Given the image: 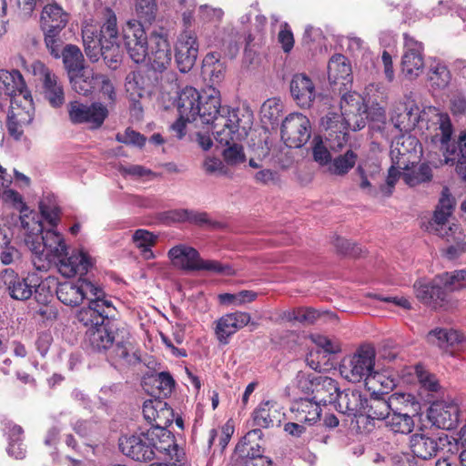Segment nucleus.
<instances>
[{"instance_id": "52", "label": "nucleus", "mask_w": 466, "mask_h": 466, "mask_svg": "<svg viewBox=\"0 0 466 466\" xmlns=\"http://www.w3.org/2000/svg\"><path fill=\"white\" fill-rule=\"evenodd\" d=\"M157 4L155 0H137L136 4V13L142 25V23H151L155 19Z\"/></svg>"}, {"instance_id": "63", "label": "nucleus", "mask_w": 466, "mask_h": 466, "mask_svg": "<svg viewBox=\"0 0 466 466\" xmlns=\"http://www.w3.org/2000/svg\"><path fill=\"white\" fill-rule=\"evenodd\" d=\"M2 424L5 426V431H7L9 442L23 441L24 430L21 426L6 419L2 420Z\"/></svg>"}, {"instance_id": "9", "label": "nucleus", "mask_w": 466, "mask_h": 466, "mask_svg": "<svg viewBox=\"0 0 466 466\" xmlns=\"http://www.w3.org/2000/svg\"><path fill=\"white\" fill-rule=\"evenodd\" d=\"M117 40L116 16L109 10L106 21L100 29L99 45L101 56L105 63L111 69H116L122 60V51Z\"/></svg>"}, {"instance_id": "61", "label": "nucleus", "mask_w": 466, "mask_h": 466, "mask_svg": "<svg viewBox=\"0 0 466 466\" xmlns=\"http://www.w3.org/2000/svg\"><path fill=\"white\" fill-rule=\"evenodd\" d=\"M31 251H32V257H31L32 264L35 267V268L39 271H46L49 268L50 264L52 262H54V263L56 262V260L51 259V258L46 256V253L45 251H39V252H37L36 250H31Z\"/></svg>"}, {"instance_id": "10", "label": "nucleus", "mask_w": 466, "mask_h": 466, "mask_svg": "<svg viewBox=\"0 0 466 466\" xmlns=\"http://www.w3.org/2000/svg\"><path fill=\"white\" fill-rule=\"evenodd\" d=\"M32 74L41 83L42 94L53 107H60L65 103L64 87L59 77L39 60L31 65Z\"/></svg>"}, {"instance_id": "8", "label": "nucleus", "mask_w": 466, "mask_h": 466, "mask_svg": "<svg viewBox=\"0 0 466 466\" xmlns=\"http://www.w3.org/2000/svg\"><path fill=\"white\" fill-rule=\"evenodd\" d=\"M432 108L435 107L429 106L420 111L410 94L405 96L404 102L394 106L390 121L397 129L403 132L413 129L420 121H424L427 117H431V124L435 127L434 115L430 111Z\"/></svg>"}, {"instance_id": "56", "label": "nucleus", "mask_w": 466, "mask_h": 466, "mask_svg": "<svg viewBox=\"0 0 466 466\" xmlns=\"http://www.w3.org/2000/svg\"><path fill=\"white\" fill-rule=\"evenodd\" d=\"M310 339L325 353L335 354L340 351V345L336 339H331L321 334H312Z\"/></svg>"}, {"instance_id": "39", "label": "nucleus", "mask_w": 466, "mask_h": 466, "mask_svg": "<svg viewBox=\"0 0 466 466\" xmlns=\"http://www.w3.org/2000/svg\"><path fill=\"white\" fill-rule=\"evenodd\" d=\"M402 168V178L410 187H416L422 183L431 181L433 177L432 169L428 163H421L419 166H414Z\"/></svg>"}, {"instance_id": "49", "label": "nucleus", "mask_w": 466, "mask_h": 466, "mask_svg": "<svg viewBox=\"0 0 466 466\" xmlns=\"http://www.w3.org/2000/svg\"><path fill=\"white\" fill-rule=\"evenodd\" d=\"M57 286L58 283L54 277H47L38 284H33V293L35 294V300L40 304L49 302Z\"/></svg>"}, {"instance_id": "50", "label": "nucleus", "mask_w": 466, "mask_h": 466, "mask_svg": "<svg viewBox=\"0 0 466 466\" xmlns=\"http://www.w3.org/2000/svg\"><path fill=\"white\" fill-rule=\"evenodd\" d=\"M96 74L81 72L69 76L72 88L82 96L89 95L96 88Z\"/></svg>"}, {"instance_id": "53", "label": "nucleus", "mask_w": 466, "mask_h": 466, "mask_svg": "<svg viewBox=\"0 0 466 466\" xmlns=\"http://www.w3.org/2000/svg\"><path fill=\"white\" fill-rule=\"evenodd\" d=\"M45 31V43L52 56L59 58L61 56V47L63 41L59 36L61 30L43 28Z\"/></svg>"}, {"instance_id": "14", "label": "nucleus", "mask_w": 466, "mask_h": 466, "mask_svg": "<svg viewBox=\"0 0 466 466\" xmlns=\"http://www.w3.org/2000/svg\"><path fill=\"white\" fill-rule=\"evenodd\" d=\"M69 118L74 124H86L91 129L99 128L108 116L107 106L100 102L86 105L72 102L69 106Z\"/></svg>"}, {"instance_id": "12", "label": "nucleus", "mask_w": 466, "mask_h": 466, "mask_svg": "<svg viewBox=\"0 0 466 466\" xmlns=\"http://www.w3.org/2000/svg\"><path fill=\"white\" fill-rule=\"evenodd\" d=\"M57 299L65 305L76 307L93 295H103V290L92 282L79 279L76 282L59 283L56 289Z\"/></svg>"}, {"instance_id": "62", "label": "nucleus", "mask_w": 466, "mask_h": 466, "mask_svg": "<svg viewBox=\"0 0 466 466\" xmlns=\"http://www.w3.org/2000/svg\"><path fill=\"white\" fill-rule=\"evenodd\" d=\"M388 403L390 404L391 411H400L401 405H408L412 400L410 394L395 392L388 397Z\"/></svg>"}, {"instance_id": "42", "label": "nucleus", "mask_w": 466, "mask_h": 466, "mask_svg": "<svg viewBox=\"0 0 466 466\" xmlns=\"http://www.w3.org/2000/svg\"><path fill=\"white\" fill-rule=\"evenodd\" d=\"M365 413L369 419L385 420L391 413L390 404L381 396H371L365 400Z\"/></svg>"}, {"instance_id": "4", "label": "nucleus", "mask_w": 466, "mask_h": 466, "mask_svg": "<svg viewBox=\"0 0 466 466\" xmlns=\"http://www.w3.org/2000/svg\"><path fill=\"white\" fill-rule=\"evenodd\" d=\"M430 111L434 115L435 124V133L431 137V143L442 151L446 164L458 167L463 163L462 166H466V131L460 133L457 145L451 143L453 127L449 115L438 108Z\"/></svg>"}, {"instance_id": "21", "label": "nucleus", "mask_w": 466, "mask_h": 466, "mask_svg": "<svg viewBox=\"0 0 466 466\" xmlns=\"http://www.w3.org/2000/svg\"><path fill=\"white\" fill-rule=\"evenodd\" d=\"M404 37V54L402 56V71L410 78L418 76L423 69L424 61L422 56L423 46L408 34Z\"/></svg>"}, {"instance_id": "51", "label": "nucleus", "mask_w": 466, "mask_h": 466, "mask_svg": "<svg viewBox=\"0 0 466 466\" xmlns=\"http://www.w3.org/2000/svg\"><path fill=\"white\" fill-rule=\"evenodd\" d=\"M429 80L432 86L438 88H444L451 80L450 71L445 65L437 63L430 68Z\"/></svg>"}, {"instance_id": "27", "label": "nucleus", "mask_w": 466, "mask_h": 466, "mask_svg": "<svg viewBox=\"0 0 466 466\" xmlns=\"http://www.w3.org/2000/svg\"><path fill=\"white\" fill-rule=\"evenodd\" d=\"M289 89L293 99L300 107H309L316 97L315 86L305 74L294 75Z\"/></svg>"}, {"instance_id": "60", "label": "nucleus", "mask_w": 466, "mask_h": 466, "mask_svg": "<svg viewBox=\"0 0 466 466\" xmlns=\"http://www.w3.org/2000/svg\"><path fill=\"white\" fill-rule=\"evenodd\" d=\"M116 140L137 147L144 146L146 142V138L141 134L130 128H127L124 134H117Z\"/></svg>"}, {"instance_id": "7", "label": "nucleus", "mask_w": 466, "mask_h": 466, "mask_svg": "<svg viewBox=\"0 0 466 466\" xmlns=\"http://www.w3.org/2000/svg\"><path fill=\"white\" fill-rule=\"evenodd\" d=\"M375 351L370 347L360 348L354 355L345 360L340 366V373L350 382L364 380L368 385L378 373L374 371Z\"/></svg>"}, {"instance_id": "26", "label": "nucleus", "mask_w": 466, "mask_h": 466, "mask_svg": "<svg viewBox=\"0 0 466 466\" xmlns=\"http://www.w3.org/2000/svg\"><path fill=\"white\" fill-rule=\"evenodd\" d=\"M147 435L150 437L153 460L157 453L164 454L170 460L177 456V445L175 442L174 436L167 427H150L147 430Z\"/></svg>"}, {"instance_id": "46", "label": "nucleus", "mask_w": 466, "mask_h": 466, "mask_svg": "<svg viewBox=\"0 0 466 466\" xmlns=\"http://www.w3.org/2000/svg\"><path fill=\"white\" fill-rule=\"evenodd\" d=\"M157 238V236L146 229H137L132 236L133 242L141 250L145 259L155 258L151 248L156 244Z\"/></svg>"}, {"instance_id": "17", "label": "nucleus", "mask_w": 466, "mask_h": 466, "mask_svg": "<svg viewBox=\"0 0 466 466\" xmlns=\"http://www.w3.org/2000/svg\"><path fill=\"white\" fill-rule=\"evenodd\" d=\"M120 334V329L107 320L106 323L89 328L86 332L85 345L94 352H106L111 349Z\"/></svg>"}, {"instance_id": "29", "label": "nucleus", "mask_w": 466, "mask_h": 466, "mask_svg": "<svg viewBox=\"0 0 466 466\" xmlns=\"http://www.w3.org/2000/svg\"><path fill=\"white\" fill-rule=\"evenodd\" d=\"M328 76L330 84L340 85L345 89L352 83L351 66L343 55H334L328 65Z\"/></svg>"}, {"instance_id": "57", "label": "nucleus", "mask_w": 466, "mask_h": 466, "mask_svg": "<svg viewBox=\"0 0 466 466\" xmlns=\"http://www.w3.org/2000/svg\"><path fill=\"white\" fill-rule=\"evenodd\" d=\"M95 79L96 80V88H99V91L105 97H107L110 104H115L116 94L109 78L105 75L96 74Z\"/></svg>"}, {"instance_id": "18", "label": "nucleus", "mask_w": 466, "mask_h": 466, "mask_svg": "<svg viewBox=\"0 0 466 466\" xmlns=\"http://www.w3.org/2000/svg\"><path fill=\"white\" fill-rule=\"evenodd\" d=\"M428 416L433 425L450 431L459 424L460 408L452 400H437L431 405Z\"/></svg>"}, {"instance_id": "45", "label": "nucleus", "mask_w": 466, "mask_h": 466, "mask_svg": "<svg viewBox=\"0 0 466 466\" xmlns=\"http://www.w3.org/2000/svg\"><path fill=\"white\" fill-rule=\"evenodd\" d=\"M384 421L385 426L394 433L409 434L414 428L413 419L400 411H391Z\"/></svg>"}, {"instance_id": "33", "label": "nucleus", "mask_w": 466, "mask_h": 466, "mask_svg": "<svg viewBox=\"0 0 466 466\" xmlns=\"http://www.w3.org/2000/svg\"><path fill=\"white\" fill-rule=\"evenodd\" d=\"M25 92H30L25 83L24 77L18 70H0V96L3 95L10 99Z\"/></svg>"}, {"instance_id": "25", "label": "nucleus", "mask_w": 466, "mask_h": 466, "mask_svg": "<svg viewBox=\"0 0 466 466\" xmlns=\"http://www.w3.org/2000/svg\"><path fill=\"white\" fill-rule=\"evenodd\" d=\"M58 271L66 278H73L76 275H85L91 266L89 257L83 251H72L56 259V262Z\"/></svg>"}, {"instance_id": "64", "label": "nucleus", "mask_w": 466, "mask_h": 466, "mask_svg": "<svg viewBox=\"0 0 466 466\" xmlns=\"http://www.w3.org/2000/svg\"><path fill=\"white\" fill-rule=\"evenodd\" d=\"M279 41L285 53H289L293 48L294 37L287 23L282 25V28L279 33Z\"/></svg>"}, {"instance_id": "13", "label": "nucleus", "mask_w": 466, "mask_h": 466, "mask_svg": "<svg viewBox=\"0 0 466 466\" xmlns=\"http://www.w3.org/2000/svg\"><path fill=\"white\" fill-rule=\"evenodd\" d=\"M88 306L82 308L76 314V319L85 326L98 327L109 320L116 309L112 301L103 295H93L87 299Z\"/></svg>"}, {"instance_id": "44", "label": "nucleus", "mask_w": 466, "mask_h": 466, "mask_svg": "<svg viewBox=\"0 0 466 466\" xmlns=\"http://www.w3.org/2000/svg\"><path fill=\"white\" fill-rule=\"evenodd\" d=\"M226 66L220 61V56L218 53H208L202 62V73L208 76L213 84L219 83L225 74Z\"/></svg>"}, {"instance_id": "43", "label": "nucleus", "mask_w": 466, "mask_h": 466, "mask_svg": "<svg viewBox=\"0 0 466 466\" xmlns=\"http://www.w3.org/2000/svg\"><path fill=\"white\" fill-rule=\"evenodd\" d=\"M436 281L441 283L444 292H454L466 289V269L443 272L436 276Z\"/></svg>"}, {"instance_id": "5", "label": "nucleus", "mask_w": 466, "mask_h": 466, "mask_svg": "<svg viewBox=\"0 0 466 466\" xmlns=\"http://www.w3.org/2000/svg\"><path fill=\"white\" fill-rule=\"evenodd\" d=\"M282 415L276 401L266 400L260 402L251 415L253 426L258 428L249 431L238 444V449L251 458L260 457L261 455L258 450L259 445L256 444L258 448L256 451L255 447L252 445L255 440H260L262 438L263 433L259 428L268 429L273 427L275 424L279 425Z\"/></svg>"}, {"instance_id": "1", "label": "nucleus", "mask_w": 466, "mask_h": 466, "mask_svg": "<svg viewBox=\"0 0 466 466\" xmlns=\"http://www.w3.org/2000/svg\"><path fill=\"white\" fill-rule=\"evenodd\" d=\"M177 110L187 120L210 125L215 139L221 145L239 137L242 122L239 110L221 106L220 92L212 86L201 94L192 86L183 88L178 96Z\"/></svg>"}, {"instance_id": "2", "label": "nucleus", "mask_w": 466, "mask_h": 466, "mask_svg": "<svg viewBox=\"0 0 466 466\" xmlns=\"http://www.w3.org/2000/svg\"><path fill=\"white\" fill-rule=\"evenodd\" d=\"M123 37L126 49L135 63H142L147 56L151 68L158 72L170 64L171 49L164 35L152 33L148 44L144 25L133 19L127 22Z\"/></svg>"}, {"instance_id": "35", "label": "nucleus", "mask_w": 466, "mask_h": 466, "mask_svg": "<svg viewBox=\"0 0 466 466\" xmlns=\"http://www.w3.org/2000/svg\"><path fill=\"white\" fill-rule=\"evenodd\" d=\"M412 453L421 460L427 461L436 457L440 447L436 439L423 433H414L410 439Z\"/></svg>"}, {"instance_id": "28", "label": "nucleus", "mask_w": 466, "mask_h": 466, "mask_svg": "<svg viewBox=\"0 0 466 466\" xmlns=\"http://www.w3.org/2000/svg\"><path fill=\"white\" fill-rule=\"evenodd\" d=\"M337 410L343 414L348 416H359L362 415L365 411V400L359 390H346L339 391L336 395Z\"/></svg>"}, {"instance_id": "22", "label": "nucleus", "mask_w": 466, "mask_h": 466, "mask_svg": "<svg viewBox=\"0 0 466 466\" xmlns=\"http://www.w3.org/2000/svg\"><path fill=\"white\" fill-rule=\"evenodd\" d=\"M250 319V314L243 311L223 315L216 322L215 334L218 342L227 345L229 342V338L238 330L246 327Z\"/></svg>"}, {"instance_id": "3", "label": "nucleus", "mask_w": 466, "mask_h": 466, "mask_svg": "<svg viewBox=\"0 0 466 466\" xmlns=\"http://www.w3.org/2000/svg\"><path fill=\"white\" fill-rule=\"evenodd\" d=\"M15 200L21 204L20 221L21 227L25 231V243L30 250L45 251L46 256L56 260L65 255L67 246L63 236L55 228L44 229L42 224L34 218H30L28 208L22 201L19 194L15 193Z\"/></svg>"}, {"instance_id": "19", "label": "nucleus", "mask_w": 466, "mask_h": 466, "mask_svg": "<svg viewBox=\"0 0 466 466\" xmlns=\"http://www.w3.org/2000/svg\"><path fill=\"white\" fill-rule=\"evenodd\" d=\"M198 54L197 35L192 31L182 32L176 45L175 59L180 72H189L194 66Z\"/></svg>"}, {"instance_id": "6", "label": "nucleus", "mask_w": 466, "mask_h": 466, "mask_svg": "<svg viewBox=\"0 0 466 466\" xmlns=\"http://www.w3.org/2000/svg\"><path fill=\"white\" fill-rule=\"evenodd\" d=\"M172 265L187 271L207 270L224 276L235 275V270L229 264H222L217 260H204L198 250L187 245H177L168 251Z\"/></svg>"}, {"instance_id": "40", "label": "nucleus", "mask_w": 466, "mask_h": 466, "mask_svg": "<svg viewBox=\"0 0 466 466\" xmlns=\"http://www.w3.org/2000/svg\"><path fill=\"white\" fill-rule=\"evenodd\" d=\"M340 109L345 125H351V116H356L365 112L362 109V97L356 92L345 93L340 99Z\"/></svg>"}, {"instance_id": "11", "label": "nucleus", "mask_w": 466, "mask_h": 466, "mask_svg": "<svg viewBox=\"0 0 466 466\" xmlns=\"http://www.w3.org/2000/svg\"><path fill=\"white\" fill-rule=\"evenodd\" d=\"M280 134L281 139L289 147H301L310 138V122L300 113H291L283 120Z\"/></svg>"}, {"instance_id": "16", "label": "nucleus", "mask_w": 466, "mask_h": 466, "mask_svg": "<svg viewBox=\"0 0 466 466\" xmlns=\"http://www.w3.org/2000/svg\"><path fill=\"white\" fill-rule=\"evenodd\" d=\"M118 446L124 455L134 461L141 462L153 461V450L147 431L120 437Z\"/></svg>"}, {"instance_id": "34", "label": "nucleus", "mask_w": 466, "mask_h": 466, "mask_svg": "<svg viewBox=\"0 0 466 466\" xmlns=\"http://www.w3.org/2000/svg\"><path fill=\"white\" fill-rule=\"evenodd\" d=\"M339 392L338 382L326 376L317 375L312 388V399L320 405L334 403Z\"/></svg>"}, {"instance_id": "36", "label": "nucleus", "mask_w": 466, "mask_h": 466, "mask_svg": "<svg viewBox=\"0 0 466 466\" xmlns=\"http://www.w3.org/2000/svg\"><path fill=\"white\" fill-rule=\"evenodd\" d=\"M416 297L423 303L444 301L446 294L441 283L436 281V277L431 281L419 279L414 283Z\"/></svg>"}, {"instance_id": "47", "label": "nucleus", "mask_w": 466, "mask_h": 466, "mask_svg": "<svg viewBox=\"0 0 466 466\" xmlns=\"http://www.w3.org/2000/svg\"><path fill=\"white\" fill-rule=\"evenodd\" d=\"M248 127L243 126L240 122L239 137L235 140H231L227 146H229L223 151V157L225 161L229 165L243 162L245 155L241 145L238 144V141L241 140L243 137L247 135Z\"/></svg>"}, {"instance_id": "58", "label": "nucleus", "mask_w": 466, "mask_h": 466, "mask_svg": "<svg viewBox=\"0 0 466 466\" xmlns=\"http://www.w3.org/2000/svg\"><path fill=\"white\" fill-rule=\"evenodd\" d=\"M154 384L164 396H167L175 387V380L170 373L162 371L155 377Z\"/></svg>"}, {"instance_id": "24", "label": "nucleus", "mask_w": 466, "mask_h": 466, "mask_svg": "<svg viewBox=\"0 0 466 466\" xmlns=\"http://www.w3.org/2000/svg\"><path fill=\"white\" fill-rule=\"evenodd\" d=\"M0 289H5L9 295L17 300H25L33 295L32 280L21 279L11 268H5L0 272Z\"/></svg>"}, {"instance_id": "41", "label": "nucleus", "mask_w": 466, "mask_h": 466, "mask_svg": "<svg viewBox=\"0 0 466 466\" xmlns=\"http://www.w3.org/2000/svg\"><path fill=\"white\" fill-rule=\"evenodd\" d=\"M61 56L68 76L81 73L84 69V56L81 50L74 45H67Z\"/></svg>"}, {"instance_id": "30", "label": "nucleus", "mask_w": 466, "mask_h": 466, "mask_svg": "<svg viewBox=\"0 0 466 466\" xmlns=\"http://www.w3.org/2000/svg\"><path fill=\"white\" fill-rule=\"evenodd\" d=\"M142 411L144 418L152 424L151 427H167L173 415V410L167 402L159 400L145 401Z\"/></svg>"}, {"instance_id": "20", "label": "nucleus", "mask_w": 466, "mask_h": 466, "mask_svg": "<svg viewBox=\"0 0 466 466\" xmlns=\"http://www.w3.org/2000/svg\"><path fill=\"white\" fill-rule=\"evenodd\" d=\"M150 86V77L145 71H132L126 77V92L131 102V110L135 115H141L143 109L140 99L147 92Z\"/></svg>"}, {"instance_id": "59", "label": "nucleus", "mask_w": 466, "mask_h": 466, "mask_svg": "<svg viewBox=\"0 0 466 466\" xmlns=\"http://www.w3.org/2000/svg\"><path fill=\"white\" fill-rule=\"evenodd\" d=\"M379 172V167L374 166L373 170L370 172H367L361 165L357 167V173L360 176V187L362 190H365L368 194L373 195L374 189L371 187V183L370 178L373 179L375 173Z\"/></svg>"}, {"instance_id": "55", "label": "nucleus", "mask_w": 466, "mask_h": 466, "mask_svg": "<svg viewBox=\"0 0 466 466\" xmlns=\"http://www.w3.org/2000/svg\"><path fill=\"white\" fill-rule=\"evenodd\" d=\"M282 105L276 99L267 100L261 108L262 118L267 119L270 124H275L280 117Z\"/></svg>"}, {"instance_id": "54", "label": "nucleus", "mask_w": 466, "mask_h": 466, "mask_svg": "<svg viewBox=\"0 0 466 466\" xmlns=\"http://www.w3.org/2000/svg\"><path fill=\"white\" fill-rule=\"evenodd\" d=\"M429 231L436 234L437 236L445 239L449 243H451L454 240L461 239L462 236V232L460 226L455 223L446 224L440 226L438 228H433V229Z\"/></svg>"}, {"instance_id": "32", "label": "nucleus", "mask_w": 466, "mask_h": 466, "mask_svg": "<svg viewBox=\"0 0 466 466\" xmlns=\"http://www.w3.org/2000/svg\"><path fill=\"white\" fill-rule=\"evenodd\" d=\"M290 410L297 421L309 425L319 421L321 416L320 404L312 398H301L296 400Z\"/></svg>"}, {"instance_id": "31", "label": "nucleus", "mask_w": 466, "mask_h": 466, "mask_svg": "<svg viewBox=\"0 0 466 466\" xmlns=\"http://www.w3.org/2000/svg\"><path fill=\"white\" fill-rule=\"evenodd\" d=\"M34 103L30 92L15 96L10 99L9 118H13L22 124L28 126L34 118Z\"/></svg>"}, {"instance_id": "38", "label": "nucleus", "mask_w": 466, "mask_h": 466, "mask_svg": "<svg viewBox=\"0 0 466 466\" xmlns=\"http://www.w3.org/2000/svg\"><path fill=\"white\" fill-rule=\"evenodd\" d=\"M68 22V15L57 4L46 5L41 14L42 28L62 30Z\"/></svg>"}, {"instance_id": "23", "label": "nucleus", "mask_w": 466, "mask_h": 466, "mask_svg": "<svg viewBox=\"0 0 466 466\" xmlns=\"http://www.w3.org/2000/svg\"><path fill=\"white\" fill-rule=\"evenodd\" d=\"M119 336L108 350L107 360L115 367L137 361L139 359L136 354L129 332L123 329L120 330Z\"/></svg>"}, {"instance_id": "48", "label": "nucleus", "mask_w": 466, "mask_h": 466, "mask_svg": "<svg viewBox=\"0 0 466 466\" xmlns=\"http://www.w3.org/2000/svg\"><path fill=\"white\" fill-rule=\"evenodd\" d=\"M357 159V154L353 150L349 149L330 161L329 170L333 175H346L355 166Z\"/></svg>"}, {"instance_id": "37", "label": "nucleus", "mask_w": 466, "mask_h": 466, "mask_svg": "<svg viewBox=\"0 0 466 466\" xmlns=\"http://www.w3.org/2000/svg\"><path fill=\"white\" fill-rule=\"evenodd\" d=\"M455 201L448 187H444L441 191L439 203L434 211L431 220L427 227L428 231L442 225L449 224L448 219L451 216L454 208Z\"/></svg>"}, {"instance_id": "15", "label": "nucleus", "mask_w": 466, "mask_h": 466, "mask_svg": "<svg viewBox=\"0 0 466 466\" xmlns=\"http://www.w3.org/2000/svg\"><path fill=\"white\" fill-rule=\"evenodd\" d=\"M421 153V145L419 140L410 134H402L395 138L390 146V157L392 163L399 168H406L414 164Z\"/></svg>"}]
</instances>
